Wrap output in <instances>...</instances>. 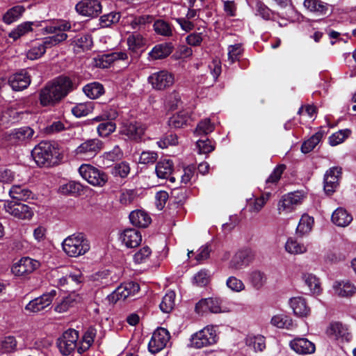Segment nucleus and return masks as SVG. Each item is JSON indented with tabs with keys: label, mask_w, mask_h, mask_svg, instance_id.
Segmentation results:
<instances>
[{
	"label": "nucleus",
	"mask_w": 356,
	"mask_h": 356,
	"mask_svg": "<svg viewBox=\"0 0 356 356\" xmlns=\"http://www.w3.org/2000/svg\"><path fill=\"white\" fill-rule=\"evenodd\" d=\"M32 192L20 185H14L9 191V195L15 201L26 200L31 197Z\"/></svg>",
	"instance_id": "nucleus-41"
},
{
	"label": "nucleus",
	"mask_w": 356,
	"mask_h": 356,
	"mask_svg": "<svg viewBox=\"0 0 356 356\" xmlns=\"http://www.w3.org/2000/svg\"><path fill=\"white\" fill-rule=\"evenodd\" d=\"M79 172L85 180L94 186L102 187L108 181L106 173L90 164H82L79 168Z\"/></svg>",
	"instance_id": "nucleus-5"
},
{
	"label": "nucleus",
	"mask_w": 356,
	"mask_h": 356,
	"mask_svg": "<svg viewBox=\"0 0 356 356\" xmlns=\"http://www.w3.org/2000/svg\"><path fill=\"white\" fill-rule=\"evenodd\" d=\"M285 250L291 254H299L306 252L307 248L303 243H299L296 239L289 238L285 244Z\"/></svg>",
	"instance_id": "nucleus-46"
},
{
	"label": "nucleus",
	"mask_w": 356,
	"mask_h": 356,
	"mask_svg": "<svg viewBox=\"0 0 356 356\" xmlns=\"http://www.w3.org/2000/svg\"><path fill=\"white\" fill-rule=\"evenodd\" d=\"M120 19L118 13H111L104 15L100 17V25L102 27H108L111 24L118 22Z\"/></svg>",
	"instance_id": "nucleus-63"
},
{
	"label": "nucleus",
	"mask_w": 356,
	"mask_h": 356,
	"mask_svg": "<svg viewBox=\"0 0 356 356\" xmlns=\"http://www.w3.org/2000/svg\"><path fill=\"white\" fill-rule=\"evenodd\" d=\"M304 197V193L299 191L289 193L286 195H283L278 203L279 213L291 212L298 205H300L302 203Z\"/></svg>",
	"instance_id": "nucleus-9"
},
{
	"label": "nucleus",
	"mask_w": 356,
	"mask_h": 356,
	"mask_svg": "<svg viewBox=\"0 0 356 356\" xmlns=\"http://www.w3.org/2000/svg\"><path fill=\"white\" fill-rule=\"evenodd\" d=\"M215 127V123L211 122L210 118H204L197 123L193 134L196 136H207L214 131Z\"/></svg>",
	"instance_id": "nucleus-37"
},
{
	"label": "nucleus",
	"mask_w": 356,
	"mask_h": 356,
	"mask_svg": "<svg viewBox=\"0 0 356 356\" xmlns=\"http://www.w3.org/2000/svg\"><path fill=\"white\" fill-rule=\"evenodd\" d=\"M127 43L129 51L136 56L143 51L145 40L141 34L134 32L128 36Z\"/></svg>",
	"instance_id": "nucleus-25"
},
{
	"label": "nucleus",
	"mask_w": 356,
	"mask_h": 356,
	"mask_svg": "<svg viewBox=\"0 0 356 356\" xmlns=\"http://www.w3.org/2000/svg\"><path fill=\"white\" fill-rule=\"evenodd\" d=\"M56 294L57 291L52 289L49 292L45 293L40 297L31 300L26 305L25 309L33 313L41 312L51 304Z\"/></svg>",
	"instance_id": "nucleus-10"
},
{
	"label": "nucleus",
	"mask_w": 356,
	"mask_h": 356,
	"mask_svg": "<svg viewBox=\"0 0 356 356\" xmlns=\"http://www.w3.org/2000/svg\"><path fill=\"white\" fill-rule=\"evenodd\" d=\"M191 115L189 111H181L168 120V125L172 128H182L189 124Z\"/></svg>",
	"instance_id": "nucleus-29"
},
{
	"label": "nucleus",
	"mask_w": 356,
	"mask_h": 356,
	"mask_svg": "<svg viewBox=\"0 0 356 356\" xmlns=\"http://www.w3.org/2000/svg\"><path fill=\"white\" fill-rule=\"evenodd\" d=\"M250 282L256 290L261 289L266 283L267 277L264 272L254 270L250 274Z\"/></svg>",
	"instance_id": "nucleus-45"
},
{
	"label": "nucleus",
	"mask_w": 356,
	"mask_h": 356,
	"mask_svg": "<svg viewBox=\"0 0 356 356\" xmlns=\"http://www.w3.org/2000/svg\"><path fill=\"white\" fill-rule=\"evenodd\" d=\"M173 170V163L170 159H163L157 163L156 172L157 176L161 179H168Z\"/></svg>",
	"instance_id": "nucleus-38"
},
{
	"label": "nucleus",
	"mask_w": 356,
	"mask_h": 356,
	"mask_svg": "<svg viewBox=\"0 0 356 356\" xmlns=\"http://www.w3.org/2000/svg\"><path fill=\"white\" fill-rule=\"evenodd\" d=\"M40 266V263L29 257H23L14 264L11 271L16 276H24L33 273Z\"/></svg>",
	"instance_id": "nucleus-14"
},
{
	"label": "nucleus",
	"mask_w": 356,
	"mask_h": 356,
	"mask_svg": "<svg viewBox=\"0 0 356 356\" xmlns=\"http://www.w3.org/2000/svg\"><path fill=\"white\" fill-rule=\"evenodd\" d=\"M170 339L169 332L163 327L156 329L148 343L149 350L152 353H157L161 350Z\"/></svg>",
	"instance_id": "nucleus-12"
},
{
	"label": "nucleus",
	"mask_w": 356,
	"mask_h": 356,
	"mask_svg": "<svg viewBox=\"0 0 356 356\" xmlns=\"http://www.w3.org/2000/svg\"><path fill=\"white\" fill-rule=\"evenodd\" d=\"M4 208L8 213L21 220H30L34 213L31 207L19 201H6Z\"/></svg>",
	"instance_id": "nucleus-8"
},
{
	"label": "nucleus",
	"mask_w": 356,
	"mask_h": 356,
	"mask_svg": "<svg viewBox=\"0 0 356 356\" xmlns=\"http://www.w3.org/2000/svg\"><path fill=\"white\" fill-rule=\"evenodd\" d=\"M194 282L197 286H206L209 282V275L207 270H201L193 277Z\"/></svg>",
	"instance_id": "nucleus-64"
},
{
	"label": "nucleus",
	"mask_w": 356,
	"mask_h": 356,
	"mask_svg": "<svg viewBox=\"0 0 356 356\" xmlns=\"http://www.w3.org/2000/svg\"><path fill=\"white\" fill-rule=\"evenodd\" d=\"M148 82L156 90H164L170 88L175 83L174 74L165 70L152 73L148 77Z\"/></svg>",
	"instance_id": "nucleus-7"
},
{
	"label": "nucleus",
	"mask_w": 356,
	"mask_h": 356,
	"mask_svg": "<svg viewBox=\"0 0 356 356\" xmlns=\"http://www.w3.org/2000/svg\"><path fill=\"white\" fill-rule=\"evenodd\" d=\"M103 148V143L99 139H89L81 143L76 149L77 154H88L96 155Z\"/></svg>",
	"instance_id": "nucleus-23"
},
{
	"label": "nucleus",
	"mask_w": 356,
	"mask_h": 356,
	"mask_svg": "<svg viewBox=\"0 0 356 356\" xmlns=\"http://www.w3.org/2000/svg\"><path fill=\"white\" fill-rule=\"evenodd\" d=\"M83 191V186L72 180L61 184L58 188V193L63 195H80Z\"/></svg>",
	"instance_id": "nucleus-30"
},
{
	"label": "nucleus",
	"mask_w": 356,
	"mask_h": 356,
	"mask_svg": "<svg viewBox=\"0 0 356 356\" xmlns=\"http://www.w3.org/2000/svg\"><path fill=\"white\" fill-rule=\"evenodd\" d=\"M271 323L279 328L289 329L293 325L292 319L286 315L274 316L271 319Z\"/></svg>",
	"instance_id": "nucleus-54"
},
{
	"label": "nucleus",
	"mask_w": 356,
	"mask_h": 356,
	"mask_svg": "<svg viewBox=\"0 0 356 356\" xmlns=\"http://www.w3.org/2000/svg\"><path fill=\"white\" fill-rule=\"evenodd\" d=\"M290 348L299 355L312 354L316 350L314 343L306 338L297 337L289 342Z\"/></svg>",
	"instance_id": "nucleus-18"
},
{
	"label": "nucleus",
	"mask_w": 356,
	"mask_h": 356,
	"mask_svg": "<svg viewBox=\"0 0 356 356\" xmlns=\"http://www.w3.org/2000/svg\"><path fill=\"white\" fill-rule=\"evenodd\" d=\"M341 175V168L332 167L326 171L324 175L323 188L325 193L332 195L339 185V179Z\"/></svg>",
	"instance_id": "nucleus-13"
},
{
	"label": "nucleus",
	"mask_w": 356,
	"mask_h": 356,
	"mask_svg": "<svg viewBox=\"0 0 356 356\" xmlns=\"http://www.w3.org/2000/svg\"><path fill=\"white\" fill-rule=\"evenodd\" d=\"M351 134V130L349 129H341L329 137V144L331 146H336L342 143Z\"/></svg>",
	"instance_id": "nucleus-53"
},
{
	"label": "nucleus",
	"mask_w": 356,
	"mask_h": 356,
	"mask_svg": "<svg viewBox=\"0 0 356 356\" xmlns=\"http://www.w3.org/2000/svg\"><path fill=\"white\" fill-rule=\"evenodd\" d=\"M290 305L295 315L299 317H306L310 314V308L302 297H294L290 299Z\"/></svg>",
	"instance_id": "nucleus-26"
},
{
	"label": "nucleus",
	"mask_w": 356,
	"mask_h": 356,
	"mask_svg": "<svg viewBox=\"0 0 356 356\" xmlns=\"http://www.w3.org/2000/svg\"><path fill=\"white\" fill-rule=\"evenodd\" d=\"M70 29L71 25L70 22L65 20L54 22L44 28L45 33L53 34V35L44 38L43 41L40 42L44 44V49L46 50L47 48L55 46L65 40L67 35L65 31Z\"/></svg>",
	"instance_id": "nucleus-3"
},
{
	"label": "nucleus",
	"mask_w": 356,
	"mask_h": 356,
	"mask_svg": "<svg viewBox=\"0 0 356 356\" xmlns=\"http://www.w3.org/2000/svg\"><path fill=\"white\" fill-rule=\"evenodd\" d=\"M131 223L138 227H147L151 223V218L144 211L136 210L129 214Z\"/></svg>",
	"instance_id": "nucleus-33"
},
{
	"label": "nucleus",
	"mask_w": 356,
	"mask_h": 356,
	"mask_svg": "<svg viewBox=\"0 0 356 356\" xmlns=\"http://www.w3.org/2000/svg\"><path fill=\"white\" fill-rule=\"evenodd\" d=\"M64 152L60 151L58 144L51 141H42L33 149L31 156H60Z\"/></svg>",
	"instance_id": "nucleus-15"
},
{
	"label": "nucleus",
	"mask_w": 356,
	"mask_h": 356,
	"mask_svg": "<svg viewBox=\"0 0 356 356\" xmlns=\"http://www.w3.org/2000/svg\"><path fill=\"white\" fill-rule=\"evenodd\" d=\"M116 125L112 122H105L99 124L97 127V133L101 137H106L115 131Z\"/></svg>",
	"instance_id": "nucleus-60"
},
{
	"label": "nucleus",
	"mask_w": 356,
	"mask_h": 356,
	"mask_svg": "<svg viewBox=\"0 0 356 356\" xmlns=\"http://www.w3.org/2000/svg\"><path fill=\"white\" fill-rule=\"evenodd\" d=\"M102 8L99 0H81L75 6V10L79 15L89 17H97Z\"/></svg>",
	"instance_id": "nucleus-11"
},
{
	"label": "nucleus",
	"mask_w": 356,
	"mask_h": 356,
	"mask_svg": "<svg viewBox=\"0 0 356 356\" xmlns=\"http://www.w3.org/2000/svg\"><path fill=\"white\" fill-rule=\"evenodd\" d=\"M195 312L199 314H204L207 312H221L220 302L216 298H205L200 300L195 305Z\"/></svg>",
	"instance_id": "nucleus-20"
},
{
	"label": "nucleus",
	"mask_w": 356,
	"mask_h": 356,
	"mask_svg": "<svg viewBox=\"0 0 356 356\" xmlns=\"http://www.w3.org/2000/svg\"><path fill=\"white\" fill-rule=\"evenodd\" d=\"M17 341L13 335H4L0 337V355L10 354L17 351Z\"/></svg>",
	"instance_id": "nucleus-31"
},
{
	"label": "nucleus",
	"mask_w": 356,
	"mask_h": 356,
	"mask_svg": "<svg viewBox=\"0 0 356 356\" xmlns=\"http://www.w3.org/2000/svg\"><path fill=\"white\" fill-rule=\"evenodd\" d=\"M31 82V76L26 70H21L12 74L8 79L9 85L15 91H22L26 89Z\"/></svg>",
	"instance_id": "nucleus-16"
},
{
	"label": "nucleus",
	"mask_w": 356,
	"mask_h": 356,
	"mask_svg": "<svg viewBox=\"0 0 356 356\" xmlns=\"http://www.w3.org/2000/svg\"><path fill=\"white\" fill-rule=\"evenodd\" d=\"M78 339V332L69 329L57 339L56 345L62 355H69L77 348Z\"/></svg>",
	"instance_id": "nucleus-6"
},
{
	"label": "nucleus",
	"mask_w": 356,
	"mask_h": 356,
	"mask_svg": "<svg viewBox=\"0 0 356 356\" xmlns=\"http://www.w3.org/2000/svg\"><path fill=\"white\" fill-rule=\"evenodd\" d=\"M120 239L127 248L137 247L142 241L140 232L135 229H127L120 235Z\"/></svg>",
	"instance_id": "nucleus-22"
},
{
	"label": "nucleus",
	"mask_w": 356,
	"mask_h": 356,
	"mask_svg": "<svg viewBox=\"0 0 356 356\" xmlns=\"http://www.w3.org/2000/svg\"><path fill=\"white\" fill-rule=\"evenodd\" d=\"M173 51L171 42H164L155 45L149 52V60H159L168 57Z\"/></svg>",
	"instance_id": "nucleus-24"
},
{
	"label": "nucleus",
	"mask_w": 356,
	"mask_h": 356,
	"mask_svg": "<svg viewBox=\"0 0 356 356\" xmlns=\"http://www.w3.org/2000/svg\"><path fill=\"white\" fill-rule=\"evenodd\" d=\"M145 127L138 123H130L124 129V133L131 140H138L145 134Z\"/></svg>",
	"instance_id": "nucleus-40"
},
{
	"label": "nucleus",
	"mask_w": 356,
	"mask_h": 356,
	"mask_svg": "<svg viewBox=\"0 0 356 356\" xmlns=\"http://www.w3.org/2000/svg\"><path fill=\"white\" fill-rule=\"evenodd\" d=\"M92 109L93 107L91 102L80 103L72 108V112L76 118H81L88 115L92 111Z\"/></svg>",
	"instance_id": "nucleus-56"
},
{
	"label": "nucleus",
	"mask_w": 356,
	"mask_h": 356,
	"mask_svg": "<svg viewBox=\"0 0 356 356\" xmlns=\"http://www.w3.org/2000/svg\"><path fill=\"white\" fill-rule=\"evenodd\" d=\"M34 131L30 127H22L14 129L10 134V139L17 143H26L32 139Z\"/></svg>",
	"instance_id": "nucleus-28"
},
{
	"label": "nucleus",
	"mask_w": 356,
	"mask_h": 356,
	"mask_svg": "<svg viewBox=\"0 0 356 356\" xmlns=\"http://www.w3.org/2000/svg\"><path fill=\"white\" fill-rule=\"evenodd\" d=\"M313 225L314 218L308 215H303L297 227V233L300 234L301 236L309 233L312 230Z\"/></svg>",
	"instance_id": "nucleus-50"
},
{
	"label": "nucleus",
	"mask_w": 356,
	"mask_h": 356,
	"mask_svg": "<svg viewBox=\"0 0 356 356\" xmlns=\"http://www.w3.org/2000/svg\"><path fill=\"white\" fill-rule=\"evenodd\" d=\"M124 284L119 286L112 293L108 296V300L111 303H116L119 300H124L129 298V293H126Z\"/></svg>",
	"instance_id": "nucleus-57"
},
{
	"label": "nucleus",
	"mask_w": 356,
	"mask_h": 356,
	"mask_svg": "<svg viewBox=\"0 0 356 356\" xmlns=\"http://www.w3.org/2000/svg\"><path fill=\"white\" fill-rule=\"evenodd\" d=\"M24 12V6L20 5L15 6L6 12L3 15L2 20L6 24H11L17 21Z\"/></svg>",
	"instance_id": "nucleus-36"
},
{
	"label": "nucleus",
	"mask_w": 356,
	"mask_h": 356,
	"mask_svg": "<svg viewBox=\"0 0 356 356\" xmlns=\"http://www.w3.org/2000/svg\"><path fill=\"white\" fill-rule=\"evenodd\" d=\"M62 248L67 256L78 257L90 250V244L84 234L76 233L65 238L62 243Z\"/></svg>",
	"instance_id": "nucleus-2"
},
{
	"label": "nucleus",
	"mask_w": 356,
	"mask_h": 356,
	"mask_svg": "<svg viewBox=\"0 0 356 356\" xmlns=\"http://www.w3.org/2000/svg\"><path fill=\"white\" fill-rule=\"evenodd\" d=\"M303 6L308 12L317 16L325 15L330 10L329 4L321 0H304Z\"/></svg>",
	"instance_id": "nucleus-21"
},
{
	"label": "nucleus",
	"mask_w": 356,
	"mask_h": 356,
	"mask_svg": "<svg viewBox=\"0 0 356 356\" xmlns=\"http://www.w3.org/2000/svg\"><path fill=\"white\" fill-rule=\"evenodd\" d=\"M216 342L217 335L214 327L207 326L191 336L190 346L195 348H202L213 345Z\"/></svg>",
	"instance_id": "nucleus-4"
},
{
	"label": "nucleus",
	"mask_w": 356,
	"mask_h": 356,
	"mask_svg": "<svg viewBox=\"0 0 356 356\" xmlns=\"http://www.w3.org/2000/svg\"><path fill=\"white\" fill-rule=\"evenodd\" d=\"M333 289L334 293L340 297H350L356 293V287L349 281L337 282Z\"/></svg>",
	"instance_id": "nucleus-34"
},
{
	"label": "nucleus",
	"mask_w": 356,
	"mask_h": 356,
	"mask_svg": "<svg viewBox=\"0 0 356 356\" xmlns=\"http://www.w3.org/2000/svg\"><path fill=\"white\" fill-rule=\"evenodd\" d=\"M205 29L206 28L203 26L198 27L197 29V31L190 33L188 35H187L186 38V43L190 46H200L205 35Z\"/></svg>",
	"instance_id": "nucleus-49"
},
{
	"label": "nucleus",
	"mask_w": 356,
	"mask_h": 356,
	"mask_svg": "<svg viewBox=\"0 0 356 356\" xmlns=\"http://www.w3.org/2000/svg\"><path fill=\"white\" fill-rule=\"evenodd\" d=\"M175 305V293L170 291L163 297L162 301L159 305L160 309L163 313H170Z\"/></svg>",
	"instance_id": "nucleus-47"
},
{
	"label": "nucleus",
	"mask_w": 356,
	"mask_h": 356,
	"mask_svg": "<svg viewBox=\"0 0 356 356\" xmlns=\"http://www.w3.org/2000/svg\"><path fill=\"white\" fill-rule=\"evenodd\" d=\"M33 23L32 22H24L17 25L8 34V36L17 40L23 35L28 34L33 31Z\"/></svg>",
	"instance_id": "nucleus-39"
},
{
	"label": "nucleus",
	"mask_w": 356,
	"mask_h": 356,
	"mask_svg": "<svg viewBox=\"0 0 356 356\" xmlns=\"http://www.w3.org/2000/svg\"><path fill=\"white\" fill-rule=\"evenodd\" d=\"M46 52L43 44L35 42L26 52L28 59L34 60L40 58Z\"/></svg>",
	"instance_id": "nucleus-55"
},
{
	"label": "nucleus",
	"mask_w": 356,
	"mask_h": 356,
	"mask_svg": "<svg viewBox=\"0 0 356 356\" xmlns=\"http://www.w3.org/2000/svg\"><path fill=\"white\" fill-rule=\"evenodd\" d=\"M153 27L154 31L159 35L165 37L172 35V29L171 26L163 19H157L155 21Z\"/></svg>",
	"instance_id": "nucleus-52"
},
{
	"label": "nucleus",
	"mask_w": 356,
	"mask_h": 356,
	"mask_svg": "<svg viewBox=\"0 0 356 356\" xmlns=\"http://www.w3.org/2000/svg\"><path fill=\"white\" fill-rule=\"evenodd\" d=\"M73 43L74 51L76 53L89 50L93 44L92 38L89 34L78 35Z\"/></svg>",
	"instance_id": "nucleus-35"
},
{
	"label": "nucleus",
	"mask_w": 356,
	"mask_h": 356,
	"mask_svg": "<svg viewBox=\"0 0 356 356\" xmlns=\"http://www.w3.org/2000/svg\"><path fill=\"white\" fill-rule=\"evenodd\" d=\"M246 343L252 346L255 351H262L266 348L264 337L261 335L249 337Z\"/></svg>",
	"instance_id": "nucleus-61"
},
{
	"label": "nucleus",
	"mask_w": 356,
	"mask_h": 356,
	"mask_svg": "<svg viewBox=\"0 0 356 356\" xmlns=\"http://www.w3.org/2000/svg\"><path fill=\"white\" fill-rule=\"evenodd\" d=\"M326 333L330 338L341 341H348L351 339L346 327L339 322H332L327 327Z\"/></svg>",
	"instance_id": "nucleus-19"
},
{
	"label": "nucleus",
	"mask_w": 356,
	"mask_h": 356,
	"mask_svg": "<svg viewBox=\"0 0 356 356\" xmlns=\"http://www.w3.org/2000/svg\"><path fill=\"white\" fill-rule=\"evenodd\" d=\"M254 259V254L250 249L240 250L232 257L229 262V268L234 270H239L249 264Z\"/></svg>",
	"instance_id": "nucleus-17"
},
{
	"label": "nucleus",
	"mask_w": 356,
	"mask_h": 356,
	"mask_svg": "<svg viewBox=\"0 0 356 356\" xmlns=\"http://www.w3.org/2000/svg\"><path fill=\"white\" fill-rule=\"evenodd\" d=\"M286 169V165L284 164L278 165L273 171V172L270 175L268 179L266 181V185H268V187L270 184H276L281 178L282 175Z\"/></svg>",
	"instance_id": "nucleus-59"
},
{
	"label": "nucleus",
	"mask_w": 356,
	"mask_h": 356,
	"mask_svg": "<svg viewBox=\"0 0 356 356\" xmlns=\"http://www.w3.org/2000/svg\"><path fill=\"white\" fill-rule=\"evenodd\" d=\"M97 334V330L93 327H90L85 332L83 337L81 345L77 348L79 353H82L87 350L93 343L94 339Z\"/></svg>",
	"instance_id": "nucleus-42"
},
{
	"label": "nucleus",
	"mask_w": 356,
	"mask_h": 356,
	"mask_svg": "<svg viewBox=\"0 0 356 356\" xmlns=\"http://www.w3.org/2000/svg\"><path fill=\"white\" fill-rule=\"evenodd\" d=\"M332 221L339 227H346L353 220L352 216L341 207L337 208L332 215Z\"/></svg>",
	"instance_id": "nucleus-32"
},
{
	"label": "nucleus",
	"mask_w": 356,
	"mask_h": 356,
	"mask_svg": "<svg viewBox=\"0 0 356 356\" xmlns=\"http://www.w3.org/2000/svg\"><path fill=\"white\" fill-rule=\"evenodd\" d=\"M216 148V143L209 138L200 139L195 143V149L199 154H209Z\"/></svg>",
	"instance_id": "nucleus-44"
},
{
	"label": "nucleus",
	"mask_w": 356,
	"mask_h": 356,
	"mask_svg": "<svg viewBox=\"0 0 356 356\" xmlns=\"http://www.w3.org/2000/svg\"><path fill=\"white\" fill-rule=\"evenodd\" d=\"M83 91L87 97L90 99H97L104 92L103 86L98 82H93L86 85Z\"/></svg>",
	"instance_id": "nucleus-43"
},
{
	"label": "nucleus",
	"mask_w": 356,
	"mask_h": 356,
	"mask_svg": "<svg viewBox=\"0 0 356 356\" xmlns=\"http://www.w3.org/2000/svg\"><path fill=\"white\" fill-rule=\"evenodd\" d=\"M152 254V250L148 246L140 248L134 255V260L137 264L145 262Z\"/></svg>",
	"instance_id": "nucleus-62"
},
{
	"label": "nucleus",
	"mask_w": 356,
	"mask_h": 356,
	"mask_svg": "<svg viewBox=\"0 0 356 356\" xmlns=\"http://www.w3.org/2000/svg\"><path fill=\"white\" fill-rule=\"evenodd\" d=\"M62 157H29L27 165L31 168H50L57 165Z\"/></svg>",
	"instance_id": "nucleus-27"
},
{
	"label": "nucleus",
	"mask_w": 356,
	"mask_h": 356,
	"mask_svg": "<svg viewBox=\"0 0 356 356\" xmlns=\"http://www.w3.org/2000/svg\"><path fill=\"white\" fill-rule=\"evenodd\" d=\"M302 277L311 293L314 294H318L321 292L319 280L314 275L311 273H304Z\"/></svg>",
	"instance_id": "nucleus-48"
},
{
	"label": "nucleus",
	"mask_w": 356,
	"mask_h": 356,
	"mask_svg": "<svg viewBox=\"0 0 356 356\" xmlns=\"http://www.w3.org/2000/svg\"><path fill=\"white\" fill-rule=\"evenodd\" d=\"M228 60L231 64L238 60L243 53L241 44L229 45L227 48Z\"/></svg>",
	"instance_id": "nucleus-58"
},
{
	"label": "nucleus",
	"mask_w": 356,
	"mask_h": 356,
	"mask_svg": "<svg viewBox=\"0 0 356 356\" xmlns=\"http://www.w3.org/2000/svg\"><path fill=\"white\" fill-rule=\"evenodd\" d=\"M72 88L71 80L59 76L48 83L40 92V102L43 106L54 105L65 97Z\"/></svg>",
	"instance_id": "nucleus-1"
},
{
	"label": "nucleus",
	"mask_w": 356,
	"mask_h": 356,
	"mask_svg": "<svg viewBox=\"0 0 356 356\" xmlns=\"http://www.w3.org/2000/svg\"><path fill=\"white\" fill-rule=\"evenodd\" d=\"M323 134L320 132H317L311 136L308 140H305L302 146L301 151L303 154H308L312 151L314 147L320 143Z\"/></svg>",
	"instance_id": "nucleus-51"
}]
</instances>
